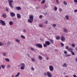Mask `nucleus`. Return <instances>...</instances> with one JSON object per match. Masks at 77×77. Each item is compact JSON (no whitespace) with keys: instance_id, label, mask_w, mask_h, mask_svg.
<instances>
[{"instance_id":"1","label":"nucleus","mask_w":77,"mask_h":77,"mask_svg":"<svg viewBox=\"0 0 77 77\" xmlns=\"http://www.w3.org/2000/svg\"><path fill=\"white\" fill-rule=\"evenodd\" d=\"M50 42L49 41H46L45 42V44H44L43 46L44 47H47L48 45H50Z\"/></svg>"},{"instance_id":"2","label":"nucleus","mask_w":77,"mask_h":77,"mask_svg":"<svg viewBox=\"0 0 77 77\" xmlns=\"http://www.w3.org/2000/svg\"><path fill=\"white\" fill-rule=\"evenodd\" d=\"M44 75L45 76H47V75L48 77H51L52 76L50 72H47V73L46 72L44 73Z\"/></svg>"},{"instance_id":"3","label":"nucleus","mask_w":77,"mask_h":77,"mask_svg":"<svg viewBox=\"0 0 77 77\" xmlns=\"http://www.w3.org/2000/svg\"><path fill=\"white\" fill-rule=\"evenodd\" d=\"M8 1H9V4L10 7L11 8H13L14 6L13 5H12V3H13L14 1L12 0H8Z\"/></svg>"},{"instance_id":"4","label":"nucleus","mask_w":77,"mask_h":77,"mask_svg":"<svg viewBox=\"0 0 77 77\" xmlns=\"http://www.w3.org/2000/svg\"><path fill=\"white\" fill-rule=\"evenodd\" d=\"M20 65L21 67H20V69H22V70H23V69H24V67L26 66H25V64L24 63H21Z\"/></svg>"},{"instance_id":"5","label":"nucleus","mask_w":77,"mask_h":77,"mask_svg":"<svg viewBox=\"0 0 77 77\" xmlns=\"http://www.w3.org/2000/svg\"><path fill=\"white\" fill-rule=\"evenodd\" d=\"M0 24H1L2 26L6 25V23L3 20H0Z\"/></svg>"},{"instance_id":"6","label":"nucleus","mask_w":77,"mask_h":77,"mask_svg":"<svg viewBox=\"0 0 77 77\" xmlns=\"http://www.w3.org/2000/svg\"><path fill=\"white\" fill-rule=\"evenodd\" d=\"M35 45L36 46V47H38V48H42V44H36Z\"/></svg>"},{"instance_id":"7","label":"nucleus","mask_w":77,"mask_h":77,"mask_svg":"<svg viewBox=\"0 0 77 77\" xmlns=\"http://www.w3.org/2000/svg\"><path fill=\"white\" fill-rule=\"evenodd\" d=\"M49 70L50 71H53L54 70V67L52 65H50L49 66Z\"/></svg>"},{"instance_id":"8","label":"nucleus","mask_w":77,"mask_h":77,"mask_svg":"<svg viewBox=\"0 0 77 77\" xmlns=\"http://www.w3.org/2000/svg\"><path fill=\"white\" fill-rule=\"evenodd\" d=\"M10 15L11 16V17H15V14L14 12H12L10 13Z\"/></svg>"},{"instance_id":"9","label":"nucleus","mask_w":77,"mask_h":77,"mask_svg":"<svg viewBox=\"0 0 77 77\" xmlns=\"http://www.w3.org/2000/svg\"><path fill=\"white\" fill-rule=\"evenodd\" d=\"M29 19L33 20V15H31L29 17Z\"/></svg>"},{"instance_id":"10","label":"nucleus","mask_w":77,"mask_h":77,"mask_svg":"<svg viewBox=\"0 0 77 77\" xmlns=\"http://www.w3.org/2000/svg\"><path fill=\"white\" fill-rule=\"evenodd\" d=\"M33 21V20H32V19H29L28 20V23H32V21Z\"/></svg>"},{"instance_id":"11","label":"nucleus","mask_w":77,"mask_h":77,"mask_svg":"<svg viewBox=\"0 0 77 77\" xmlns=\"http://www.w3.org/2000/svg\"><path fill=\"white\" fill-rule=\"evenodd\" d=\"M61 41H63V42H64V41H65V37H64L62 36L61 37Z\"/></svg>"},{"instance_id":"12","label":"nucleus","mask_w":77,"mask_h":77,"mask_svg":"<svg viewBox=\"0 0 77 77\" xmlns=\"http://www.w3.org/2000/svg\"><path fill=\"white\" fill-rule=\"evenodd\" d=\"M17 18H21V15L19 13H18L17 14Z\"/></svg>"},{"instance_id":"13","label":"nucleus","mask_w":77,"mask_h":77,"mask_svg":"<svg viewBox=\"0 0 77 77\" xmlns=\"http://www.w3.org/2000/svg\"><path fill=\"white\" fill-rule=\"evenodd\" d=\"M16 9L17 10H21V7L20 6L17 7H16Z\"/></svg>"},{"instance_id":"14","label":"nucleus","mask_w":77,"mask_h":77,"mask_svg":"<svg viewBox=\"0 0 77 77\" xmlns=\"http://www.w3.org/2000/svg\"><path fill=\"white\" fill-rule=\"evenodd\" d=\"M2 17H3V18H6V13H5L4 14H3L2 15Z\"/></svg>"},{"instance_id":"15","label":"nucleus","mask_w":77,"mask_h":77,"mask_svg":"<svg viewBox=\"0 0 77 77\" xmlns=\"http://www.w3.org/2000/svg\"><path fill=\"white\" fill-rule=\"evenodd\" d=\"M13 24H14V23L13 22H12V21H10L9 22V24L10 26H12V25H13Z\"/></svg>"},{"instance_id":"16","label":"nucleus","mask_w":77,"mask_h":77,"mask_svg":"<svg viewBox=\"0 0 77 77\" xmlns=\"http://www.w3.org/2000/svg\"><path fill=\"white\" fill-rule=\"evenodd\" d=\"M38 58L40 60H42L43 59V57L41 56H39L38 57Z\"/></svg>"},{"instance_id":"17","label":"nucleus","mask_w":77,"mask_h":77,"mask_svg":"<svg viewBox=\"0 0 77 77\" xmlns=\"http://www.w3.org/2000/svg\"><path fill=\"white\" fill-rule=\"evenodd\" d=\"M20 72H18L17 74L15 75V77H18V76L20 75Z\"/></svg>"},{"instance_id":"18","label":"nucleus","mask_w":77,"mask_h":77,"mask_svg":"<svg viewBox=\"0 0 77 77\" xmlns=\"http://www.w3.org/2000/svg\"><path fill=\"white\" fill-rule=\"evenodd\" d=\"M49 39L50 41L52 44H54V42H53V40H52V39H50V38H49Z\"/></svg>"},{"instance_id":"19","label":"nucleus","mask_w":77,"mask_h":77,"mask_svg":"<svg viewBox=\"0 0 77 77\" xmlns=\"http://www.w3.org/2000/svg\"><path fill=\"white\" fill-rule=\"evenodd\" d=\"M64 31V32H68V29H63Z\"/></svg>"},{"instance_id":"20","label":"nucleus","mask_w":77,"mask_h":77,"mask_svg":"<svg viewBox=\"0 0 77 77\" xmlns=\"http://www.w3.org/2000/svg\"><path fill=\"white\" fill-rule=\"evenodd\" d=\"M56 38L57 40H59V39H60V37H59V36H57L56 37Z\"/></svg>"},{"instance_id":"21","label":"nucleus","mask_w":77,"mask_h":77,"mask_svg":"<svg viewBox=\"0 0 77 77\" xmlns=\"http://www.w3.org/2000/svg\"><path fill=\"white\" fill-rule=\"evenodd\" d=\"M70 51V53H72V55H75V53H74V52H73L72 51Z\"/></svg>"},{"instance_id":"22","label":"nucleus","mask_w":77,"mask_h":77,"mask_svg":"<svg viewBox=\"0 0 77 77\" xmlns=\"http://www.w3.org/2000/svg\"><path fill=\"white\" fill-rule=\"evenodd\" d=\"M7 46H8V45H11V42H8L7 43Z\"/></svg>"},{"instance_id":"23","label":"nucleus","mask_w":77,"mask_h":77,"mask_svg":"<svg viewBox=\"0 0 77 77\" xmlns=\"http://www.w3.org/2000/svg\"><path fill=\"white\" fill-rule=\"evenodd\" d=\"M5 60H6V61H7V62H9V61H10V60L8 58H5Z\"/></svg>"},{"instance_id":"24","label":"nucleus","mask_w":77,"mask_h":77,"mask_svg":"<svg viewBox=\"0 0 77 77\" xmlns=\"http://www.w3.org/2000/svg\"><path fill=\"white\" fill-rule=\"evenodd\" d=\"M72 47H75V44H72Z\"/></svg>"},{"instance_id":"25","label":"nucleus","mask_w":77,"mask_h":77,"mask_svg":"<svg viewBox=\"0 0 77 77\" xmlns=\"http://www.w3.org/2000/svg\"><path fill=\"white\" fill-rule=\"evenodd\" d=\"M21 37L22 38H23V39H25L26 38L25 36L23 35H21Z\"/></svg>"},{"instance_id":"26","label":"nucleus","mask_w":77,"mask_h":77,"mask_svg":"<svg viewBox=\"0 0 77 77\" xmlns=\"http://www.w3.org/2000/svg\"><path fill=\"white\" fill-rule=\"evenodd\" d=\"M63 4L64 5H67V3L66 1H63Z\"/></svg>"},{"instance_id":"27","label":"nucleus","mask_w":77,"mask_h":77,"mask_svg":"<svg viewBox=\"0 0 77 77\" xmlns=\"http://www.w3.org/2000/svg\"><path fill=\"white\" fill-rule=\"evenodd\" d=\"M66 19L67 20H69V17H68V16L67 15H66Z\"/></svg>"},{"instance_id":"28","label":"nucleus","mask_w":77,"mask_h":77,"mask_svg":"<svg viewBox=\"0 0 77 77\" xmlns=\"http://www.w3.org/2000/svg\"><path fill=\"white\" fill-rule=\"evenodd\" d=\"M16 41L17 42H20V40L19 39H16Z\"/></svg>"},{"instance_id":"29","label":"nucleus","mask_w":77,"mask_h":77,"mask_svg":"<svg viewBox=\"0 0 77 77\" xmlns=\"http://www.w3.org/2000/svg\"><path fill=\"white\" fill-rule=\"evenodd\" d=\"M45 0H43L42 1V2H41V4H43V3H45Z\"/></svg>"},{"instance_id":"30","label":"nucleus","mask_w":77,"mask_h":77,"mask_svg":"<svg viewBox=\"0 0 77 77\" xmlns=\"http://www.w3.org/2000/svg\"><path fill=\"white\" fill-rule=\"evenodd\" d=\"M52 26L53 27H54V28L55 27H56V24H53Z\"/></svg>"},{"instance_id":"31","label":"nucleus","mask_w":77,"mask_h":77,"mask_svg":"<svg viewBox=\"0 0 77 77\" xmlns=\"http://www.w3.org/2000/svg\"><path fill=\"white\" fill-rule=\"evenodd\" d=\"M39 26H40V27H43V25L42 24H39Z\"/></svg>"},{"instance_id":"32","label":"nucleus","mask_w":77,"mask_h":77,"mask_svg":"<svg viewBox=\"0 0 77 77\" xmlns=\"http://www.w3.org/2000/svg\"><path fill=\"white\" fill-rule=\"evenodd\" d=\"M66 66H67V65H66V63H64V65H63V67H66Z\"/></svg>"},{"instance_id":"33","label":"nucleus","mask_w":77,"mask_h":77,"mask_svg":"<svg viewBox=\"0 0 77 77\" xmlns=\"http://www.w3.org/2000/svg\"><path fill=\"white\" fill-rule=\"evenodd\" d=\"M1 67L3 68V69H5V65H1Z\"/></svg>"},{"instance_id":"34","label":"nucleus","mask_w":77,"mask_h":77,"mask_svg":"<svg viewBox=\"0 0 77 77\" xmlns=\"http://www.w3.org/2000/svg\"><path fill=\"white\" fill-rule=\"evenodd\" d=\"M54 10L55 11H57V8L56 7H54Z\"/></svg>"},{"instance_id":"35","label":"nucleus","mask_w":77,"mask_h":77,"mask_svg":"<svg viewBox=\"0 0 77 77\" xmlns=\"http://www.w3.org/2000/svg\"><path fill=\"white\" fill-rule=\"evenodd\" d=\"M5 9H6L7 12H8V11H9V8H7V7H6Z\"/></svg>"},{"instance_id":"36","label":"nucleus","mask_w":77,"mask_h":77,"mask_svg":"<svg viewBox=\"0 0 77 77\" xmlns=\"http://www.w3.org/2000/svg\"><path fill=\"white\" fill-rule=\"evenodd\" d=\"M31 60L32 61V62H35V59H33V58H31Z\"/></svg>"},{"instance_id":"37","label":"nucleus","mask_w":77,"mask_h":77,"mask_svg":"<svg viewBox=\"0 0 77 77\" xmlns=\"http://www.w3.org/2000/svg\"><path fill=\"white\" fill-rule=\"evenodd\" d=\"M4 45V44H3V43L0 42V46H2V45Z\"/></svg>"},{"instance_id":"38","label":"nucleus","mask_w":77,"mask_h":77,"mask_svg":"<svg viewBox=\"0 0 77 77\" xmlns=\"http://www.w3.org/2000/svg\"><path fill=\"white\" fill-rule=\"evenodd\" d=\"M61 46H62V47H63V46H64V44H63V43L61 42Z\"/></svg>"},{"instance_id":"39","label":"nucleus","mask_w":77,"mask_h":77,"mask_svg":"<svg viewBox=\"0 0 77 77\" xmlns=\"http://www.w3.org/2000/svg\"><path fill=\"white\" fill-rule=\"evenodd\" d=\"M66 57H68V56H70L71 55L70 54H67L66 55Z\"/></svg>"},{"instance_id":"40","label":"nucleus","mask_w":77,"mask_h":77,"mask_svg":"<svg viewBox=\"0 0 77 77\" xmlns=\"http://www.w3.org/2000/svg\"><path fill=\"white\" fill-rule=\"evenodd\" d=\"M66 49H67V50H68V48H69V46H66Z\"/></svg>"},{"instance_id":"41","label":"nucleus","mask_w":77,"mask_h":77,"mask_svg":"<svg viewBox=\"0 0 77 77\" xmlns=\"http://www.w3.org/2000/svg\"><path fill=\"white\" fill-rule=\"evenodd\" d=\"M31 50L32 51H34V49L33 48H31Z\"/></svg>"},{"instance_id":"42","label":"nucleus","mask_w":77,"mask_h":77,"mask_svg":"<svg viewBox=\"0 0 77 77\" xmlns=\"http://www.w3.org/2000/svg\"><path fill=\"white\" fill-rule=\"evenodd\" d=\"M42 18V15H40L39 16V18L41 19Z\"/></svg>"},{"instance_id":"43","label":"nucleus","mask_w":77,"mask_h":77,"mask_svg":"<svg viewBox=\"0 0 77 77\" xmlns=\"http://www.w3.org/2000/svg\"><path fill=\"white\" fill-rule=\"evenodd\" d=\"M67 53L68 52L66 51H64V53H65V54H67Z\"/></svg>"},{"instance_id":"44","label":"nucleus","mask_w":77,"mask_h":77,"mask_svg":"<svg viewBox=\"0 0 77 77\" xmlns=\"http://www.w3.org/2000/svg\"><path fill=\"white\" fill-rule=\"evenodd\" d=\"M40 54H41V55H42V56H44V54L42 52H40Z\"/></svg>"},{"instance_id":"45","label":"nucleus","mask_w":77,"mask_h":77,"mask_svg":"<svg viewBox=\"0 0 77 77\" xmlns=\"http://www.w3.org/2000/svg\"><path fill=\"white\" fill-rule=\"evenodd\" d=\"M3 54H4V56H6V53H4Z\"/></svg>"},{"instance_id":"46","label":"nucleus","mask_w":77,"mask_h":77,"mask_svg":"<svg viewBox=\"0 0 77 77\" xmlns=\"http://www.w3.org/2000/svg\"><path fill=\"white\" fill-rule=\"evenodd\" d=\"M67 50H69V51H70L71 50V48H69Z\"/></svg>"},{"instance_id":"47","label":"nucleus","mask_w":77,"mask_h":77,"mask_svg":"<svg viewBox=\"0 0 77 77\" xmlns=\"http://www.w3.org/2000/svg\"><path fill=\"white\" fill-rule=\"evenodd\" d=\"M27 55H28V56L29 57H30V55H29V54H27Z\"/></svg>"},{"instance_id":"48","label":"nucleus","mask_w":77,"mask_h":77,"mask_svg":"<svg viewBox=\"0 0 77 77\" xmlns=\"http://www.w3.org/2000/svg\"><path fill=\"white\" fill-rule=\"evenodd\" d=\"M23 32H24L25 33V32H26V30L25 29H23Z\"/></svg>"},{"instance_id":"49","label":"nucleus","mask_w":77,"mask_h":77,"mask_svg":"<svg viewBox=\"0 0 77 77\" xmlns=\"http://www.w3.org/2000/svg\"><path fill=\"white\" fill-rule=\"evenodd\" d=\"M31 69H32V71H34V70L35 69H34V68H33V67H32L31 68Z\"/></svg>"},{"instance_id":"50","label":"nucleus","mask_w":77,"mask_h":77,"mask_svg":"<svg viewBox=\"0 0 77 77\" xmlns=\"http://www.w3.org/2000/svg\"><path fill=\"white\" fill-rule=\"evenodd\" d=\"M47 15V12H45V15Z\"/></svg>"},{"instance_id":"51","label":"nucleus","mask_w":77,"mask_h":77,"mask_svg":"<svg viewBox=\"0 0 77 77\" xmlns=\"http://www.w3.org/2000/svg\"><path fill=\"white\" fill-rule=\"evenodd\" d=\"M62 9L60 8L59 9V11H60V12H62Z\"/></svg>"},{"instance_id":"52","label":"nucleus","mask_w":77,"mask_h":77,"mask_svg":"<svg viewBox=\"0 0 77 77\" xmlns=\"http://www.w3.org/2000/svg\"><path fill=\"white\" fill-rule=\"evenodd\" d=\"M74 12H77V10L76 9V10H74Z\"/></svg>"},{"instance_id":"53","label":"nucleus","mask_w":77,"mask_h":77,"mask_svg":"<svg viewBox=\"0 0 77 77\" xmlns=\"http://www.w3.org/2000/svg\"><path fill=\"white\" fill-rule=\"evenodd\" d=\"M56 2L57 3V4H59V1L58 0H56Z\"/></svg>"},{"instance_id":"54","label":"nucleus","mask_w":77,"mask_h":77,"mask_svg":"<svg viewBox=\"0 0 77 77\" xmlns=\"http://www.w3.org/2000/svg\"><path fill=\"white\" fill-rule=\"evenodd\" d=\"M74 2L75 3H77V0H74Z\"/></svg>"},{"instance_id":"55","label":"nucleus","mask_w":77,"mask_h":77,"mask_svg":"<svg viewBox=\"0 0 77 77\" xmlns=\"http://www.w3.org/2000/svg\"><path fill=\"white\" fill-rule=\"evenodd\" d=\"M45 24H47L48 23V21L47 20H46L45 23Z\"/></svg>"},{"instance_id":"56","label":"nucleus","mask_w":77,"mask_h":77,"mask_svg":"<svg viewBox=\"0 0 77 77\" xmlns=\"http://www.w3.org/2000/svg\"><path fill=\"white\" fill-rule=\"evenodd\" d=\"M73 77H77V76L75 75H73Z\"/></svg>"},{"instance_id":"57","label":"nucleus","mask_w":77,"mask_h":77,"mask_svg":"<svg viewBox=\"0 0 77 77\" xmlns=\"http://www.w3.org/2000/svg\"><path fill=\"white\" fill-rule=\"evenodd\" d=\"M13 20H14L15 21H16V18H14Z\"/></svg>"},{"instance_id":"58","label":"nucleus","mask_w":77,"mask_h":77,"mask_svg":"<svg viewBox=\"0 0 77 77\" xmlns=\"http://www.w3.org/2000/svg\"><path fill=\"white\" fill-rule=\"evenodd\" d=\"M75 60H75L76 62H77V58H75Z\"/></svg>"},{"instance_id":"59","label":"nucleus","mask_w":77,"mask_h":77,"mask_svg":"<svg viewBox=\"0 0 77 77\" xmlns=\"http://www.w3.org/2000/svg\"><path fill=\"white\" fill-rule=\"evenodd\" d=\"M45 7L46 8H47V5H45Z\"/></svg>"},{"instance_id":"60","label":"nucleus","mask_w":77,"mask_h":77,"mask_svg":"<svg viewBox=\"0 0 77 77\" xmlns=\"http://www.w3.org/2000/svg\"><path fill=\"white\" fill-rule=\"evenodd\" d=\"M8 68H10L11 67L10 66L8 65Z\"/></svg>"},{"instance_id":"61","label":"nucleus","mask_w":77,"mask_h":77,"mask_svg":"<svg viewBox=\"0 0 77 77\" xmlns=\"http://www.w3.org/2000/svg\"><path fill=\"white\" fill-rule=\"evenodd\" d=\"M48 59H48V58H46V60H48Z\"/></svg>"},{"instance_id":"62","label":"nucleus","mask_w":77,"mask_h":77,"mask_svg":"<svg viewBox=\"0 0 77 77\" xmlns=\"http://www.w3.org/2000/svg\"><path fill=\"white\" fill-rule=\"evenodd\" d=\"M1 68H2V67H1V66H0V69H1Z\"/></svg>"},{"instance_id":"63","label":"nucleus","mask_w":77,"mask_h":77,"mask_svg":"<svg viewBox=\"0 0 77 77\" xmlns=\"http://www.w3.org/2000/svg\"><path fill=\"white\" fill-rule=\"evenodd\" d=\"M12 77H14V75H12Z\"/></svg>"},{"instance_id":"64","label":"nucleus","mask_w":77,"mask_h":77,"mask_svg":"<svg viewBox=\"0 0 77 77\" xmlns=\"http://www.w3.org/2000/svg\"><path fill=\"white\" fill-rule=\"evenodd\" d=\"M65 77H69L68 76H66Z\"/></svg>"}]
</instances>
